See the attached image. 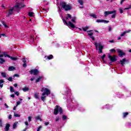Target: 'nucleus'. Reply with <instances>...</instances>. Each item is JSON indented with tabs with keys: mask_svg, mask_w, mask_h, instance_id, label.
<instances>
[{
	"mask_svg": "<svg viewBox=\"0 0 131 131\" xmlns=\"http://www.w3.org/2000/svg\"><path fill=\"white\" fill-rule=\"evenodd\" d=\"M24 7H25V5L24 3H17L16 4L14 7L9 9V10L7 11V14L8 16H10V15H12V14H13V11L19 12V11L21 10V8H24Z\"/></svg>",
	"mask_w": 131,
	"mask_h": 131,
	"instance_id": "f257e3e1",
	"label": "nucleus"
},
{
	"mask_svg": "<svg viewBox=\"0 0 131 131\" xmlns=\"http://www.w3.org/2000/svg\"><path fill=\"white\" fill-rule=\"evenodd\" d=\"M40 91L42 93V96H49V95H51V90H50L49 86L42 87Z\"/></svg>",
	"mask_w": 131,
	"mask_h": 131,
	"instance_id": "f03ea898",
	"label": "nucleus"
},
{
	"mask_svg": "<svg viewBox=\"0 0 131 131\" xmlns=\"http://www.w3.org/2000/svg\"><path fill=\"white\" fill-rule=\"evenodd\" d=\"M60 6H61L65 11H69V10H71V6L69 5H67L64 2L60 3Z\"/></svg>",
	"mask_w": 131,
	"mask_h": 131,
	"instance_id": "7ed1b4c3",
	"label": "nucleus"
},
{
	"mask_svg": "<svg viewBox=\"0 0 131 131\" xmlns=\"http://www.w3.org/2000/svg\"><path fill=\"white\" fill-rule=\"evenodd\" d=\"M94 45L96 46V49H97L98 48L99 49V51H98V53H99L100 54H101V53H102V51L103 50V49H104V46H103L102 45V44H101V43H97L96 42H94Z\"/></svg>",
	"mask_w": 131,
	"mask_h": 131,
	"instance_id": "20e7f679",
	"label": "nucleus"
},
{
	"mask_svg": "<svg viewBox=\"0 0 131 131\" xmlns=\"http://www.w3.org/2000/svg\"><path fill=\"white\" fill-rule=\"evenodd\" d=\"M59 112L60 114H62V112H63V111L62 110V108L60 106H56L54 110V114L55 115H57V114H58Z\"/></svg>",
	"mask_w": 131,
	"mask_h": 131,
	"instance_id": "39448f33",
	"label": "nucleus"
},
{
	"mask_svg": "<svg viewBox=\"0 0 131 131\" xmlns=\"http://www.w3.org/2000/svg\"><path fill=\"white\" fill-rule=\"evenodd\" d=\"M62 21L63 22H64V23L67 25L68 26H69V27H71V28H75V26L72 24V23H71V21H69V24L67 23V21H66V20H64V19L63 18V17H62Z\"/></svg>",
	"mask_w": 131,
	"mask_h": 131,
	"instance_id": "423d86ee",
	"label": "nucleus"
},
{
	"mask_svg": "<svg viewBox=\"0 0 131 131\" xmlns=\"http://www.w3.org/2000/svg\"><path fill=\"white\" fill-rule=\"evenodd\" d=\"M108 58L112 62H115V61H116V56L115 55L112 56L111 55H109Z\"/></svg>",
	"mask_w": 131,
	"mask_h": 131,
	"instance_id": "0eeeda50",
	"label": "nucleus"
},
{
	"mask_svg": "<svg viewBox=\"0 0 131 131\" xmlns=\"http://www.w3.org/2000/svg\"><path fill=\"white\" fill-rule=\"evenodd\" d=\"M114 13H116V10H114L112 11H105L104 12V17H107L108 15H111V14H113Z\"/></svg>",
	"mask_w": 131,
	"mask_h": 131,
	"instance_id": "6e6552de",
	"label": "nucleus"
},
{
	"mask_svg": "<svg viewBox=\"0 0 131 131\" xmlns=\"http://www.w3.org/2000/svg\"><path fill=\"white\" fill-rule=\"evenodd\" d=\"M30 74H33L34 75H37L38 74V69H34L30 71Z\"/></svg>",
	"mask_w": 131,
	"mask_h": 131,
	"instance_id": "1a4fd4ad",
	"label": "nucleus"
},
{
	"mask_svg": "<svg viewBox=\"0 0 131 131\" xmlns=\"http://www.w3.org/2000/svg\"><path fill=\"white\" fill-rule=\"evenodd\" d=\"M96 22L97 23H105V24H107V23H109L108 20H105L104 19H97Z\"/></svg>",
	"mask_w": 131,
	"mask_h": 131,
	"instance_id": "9d476101",
	"label": "nucleus"
},
{
	"mask_svg": "<svg viewBox=\"0 0 131 131\" xmlns=\"http://www.w3.org/2000/svg\"><path fill=\"white\" fill-rule=\"evenodd\" d=\"M117 52L119 53V57H123L124 53L120 49H117Z\"/></svg>",
	"mask_w": 131,
	"mask_h": 131,
	"instance_id": "9b49d317",
	"label": "nucleus"
},
{
	"mask_svg": "<svg viewBox=\"0 0 131 131\" xmlns=\"http://www.w3.org/2000/svg\"><path fill=\"white\" fill-rule=\"evenodd\" d=\"M130 31H131L130 30L125 31V32H123L122 33H121L120 36L122 37L123 36H124V35H125V34H126V33H129V32H130Z\"/></svg>",
	"mask_w": 131,
	"mask_h": 131,
	"instance_id": "f8f14e48",
	"label": "nucleus"
},
{
	"mask_svg": "<svg viewBox=\"0 0 131 131\" xmlns=\"http://www.w3.org/2000/svg\"><path fill=\"white\" fill-rule=\"evenodd\" d=\"M4 57V55L3 54H0V63L1 64H4L5 63V59L2 58V57Z\"/></svg>",
	"mask_w": 131,
	"mask_h": 131,
	"instance_id": "ddd939ff",
	"label": "nucleus"
},
{
	"mask_svg": "<svg viewBox=\"0 0 131 131\" xmlns=\"http://www.w3.org/2000/svg\"><path fill=\"white\" fill-rule=\"evenodd\" d=\"M42 78H43V76H40L39 77H37V78L36 79V82H39L40 81V80H41L42 79Z\"/></svg>",
	"mask_w": 131,
	"mask_h": 131,
	"instance_id": "4468645a",
	"label": "nucleus"
},
{
	"mask_svg": "<svg viewBox=\"0 0 131 131\" xmlns=\"http://www.w3.org/2000/svg\"><path fill=\"white\" fill-rule=\"evenodd\" d=\"M120 63H121V65H122V66H123V65H124V64H125V63H126V59L125 58H124V59L121 60Z\"/></svg>",
	"mask_w": 131,
	"mask_h": 131,
	"instance_id": "2eb2a0df",
	"label": "nucleus"
},
{
	"mask_svg": "<svg viewBox=\"0 0 131 131\" xmlns=\"http://www.w3.org/2000/svg\"><path fill=\"white\" fill-rule=\"evenodd\" d=\"M34 97L35 99H37L38 100H39V93H35L34 95Z\"/></svg>",
	"mask_w": 131,
	"mask_h": 131,
	"instance_id": "dca6fc26",
	"label": "nucleus"
},
{
	"mask_svg": "<svg viewBox=\"0 0 131 131\" xmlns=\"http://www.w3.org/2000/svg\"><path fill=\"white\" fill-rule=\"evenodd\" d=\"M65 93L64 95H69L70 94V90L68 88H66Z\"/></svg>",
	"mask_w": 131,
	"mask_h": 131,
	"instance_id": "f3484780",
	"label": "nucleus"
},
{
	"mask_svg": "<svg viewBox=\"0 0 131 131\" xmlns=\"http://www.w3.org/2000/svg\"><path fill=\"white\" fill-rule=\"evenodd\" d=\"M10 126H11V125H10V124H9V123L6 124V127L5 128V130H6V131L9 130V128H10Z\"/></svg>",
	"mask_w": 131,
	"mask_h": 131,
	"instance_id": "a211bd4d",
	"label": "nucleus"
},
{
	"mask_svg": "<svg viewBox=\"0 0 131 131\" xmlns=\"http://www.w3.org/2000/svg\"><path fill=\"white\" fill-rule=\"evenodd\" d=\"M110 107H112V106L110 105L109 104H106L103 106V109H110Z\"/></svg>",
	"mask_w": 131,
	"mask_h": 131,
	"instance_id": "6ab92c4d",
	"label": "nucleus"
},
{
	"mask_svg": "<svg viewBox=\"0 0 131 131\" xmlns=\"http://www.w3.org/2000/svg\"><path fill=\"white\" fill-rule=\"evenodd\" d=\"M16 69L15 68V67L12 66V67H10L9 68H8V70L9 71H14V70H15Z\"/></svg>",
	"mask_w": 131,
	"mask_h": 131,
	"instance_id": "aec40b11",
	"label": "nucleus"
},
{
	"mask_svg": "<svg viewBox=\"0 0 131 131\" xmlns=\"http://www.w3.org/2000/svg\"><path fill=\"white\" fill-rule=\"evenodd\" d=\"M45 58L46 59H48V60H52V59H53V55H50L49 56H45Z\"/></svg>",
	"mask_w": 131,
	"mask_h": 131,
	"instance_id": "412c9836",
	"label": "nucleus"
},
{
	"mask_svg": "<svg viewBox=\"0 0 131 131\" xmlns=\"http://www.w3.org/2000/svg\"><path fill=\"white\" fill-rule=\"evenodd\" d=\"M5 82V81H4V80L1 79L0 80V88H3V86H4V83Z\"/></svg>",
	"mask_w": 131,
	"mask_h": 131,
	"instance_id": "4be33fe9",
	"label": "nucleus"
},
{
	"mask_svg": "<svg viewBox=\"0 0 131 131\" xmlns=\"http://www.w3.org/2000/svg\"><path fill=\"white\" fill-rule=\"evenodd\" d=\"M117 97H118V98H124V95L121 93H118Z\"/></svg>",
	"mask_w": 131,
	"mask_h": 131,
	"instance_id": "5701e85b",
	"label": "nucleus"
},
{
	"mask_svg": "<svg viewBox=\"0 0 131 131\" xmlns=\"http://www.w3.org/2000/svg\"><path fill=\"white\" fill-rule=\"evenodd\" d=\"M47 97H48V96L47 95H42V96L41 97V100L43 101V102H45L46 98H47Z\"/></svg>",
	"mask_w": 131,
	"mask_h": 131,
	"instance_id": "b1692460",
	"label": "nucleus"
},
{
	"mask_svg": "<svg viewBox=\"0 0 131 131\" xmlns=\"http://www.w3.org/2000/svg\"><path fill=\"white\" fill-rule=\"evenodd\" d=\"M91 17H92L93 18H94V19H97L98 17H97V15L95 14L92 13L90 14Z\"/></svg>",
	"mask_w": 131,
	"mask_h": 131,
	"instance_id": "393cba45",
	"label": "nucleus"
},
{
	"mask_svg": "<svg viewBox=\"0 0 131 131\" xmlns=\"http://www.w3.org/2000/svg\"><path fill=\"white\" fill-rule=\"evenodd\" d=\"M128 115V113L126 112V113H123V118H125L126 116Z\"/></svg>",
	"mask_w": 131,
	"mask_h": 131,
	"instance_id": "a878e982",
	"label": "nucleus"
},
{
	"mask_svg": "<svg viewBox=\"0 0 131 131\" xmlns=\"http://www.w3.org/2000/svg\"><path fill=\"white\" fill-rule=\"evenodd\" d=\"M17 124H18V122H15L13 125V128L15 129V128H17Z\"/></svg>",
	"mask_w": 131,
	"mask_h": 131,
	"instance_id": "bb28decb",
	"label": "nucleus"
},
{
	"mask_svg": "<svg viewBox=\"0 0 131 131\" xmlns=\"http://www.w3.org/2000/svg\"><path fill=\"white\" fill-rule=\"evenodd\" d=\"M29 39H30V41H32V42H33V41H34V37H33V36H31L29 37Z\"/></svg>",
	"mask_w": 131,
	"mask_h": 131,
	"instance_id": "cd10ccee",
	"label": "nucleus"
},
{
	"mask_svg": "<svg viewBox=\"0 0 131 131\" xmlns=\"http://www.w3.org/2000/svg\"><path fill=\"white\" fill-rule=\"evenodd\" d=\"M1 75L2 76V77H4V78L7 77V74H6V73H4V72L1 73Z\"/></svg>",
	"mask_w": 131,
	"mask_h": 131,
	"instance_id": "c85d7f7f",
	"label": "nucleus"
},
{
	"mask_svg": "<svg viewBox=\"0 0 131 131\" xmlns=\"http://www.w3.org/2000/svg\"><path fill=\"white\" fill-rule=\"evenodd\" d=\"M89 28H90V27L86 26L84 28H82V29L83 31H86V30H88V29H89Z\"/></svg>",
	"mask_w": 131,
	"mask_h": 131,
	"instance_id": "c756f323",
	"label": "nucleus"
},
{
	"mask_svg": "<svg viewBox=\"0 0 131 131\" xmlns=\"http://www.w3.org/2000/svg\"><path fill=\"white\" fill-rule=\"evenodd\" d=\"M23 91L24 92H28V91H29V89L28 88L25 87L23 89Z\"/></svg>",
	"mask_w": 131,
	"mask_h": 131,
	"instance_id": "7c9ffc66",
	"label": "nucleus"
},
{
	"mask_svg": "<svg viewBox=\"0 0 131 131\" xmlns=\"http://www.w3.org/2000/svg\"><path fill=\"white\" fill-rule=\"evenodd\" d=\"M36 120H40V121H41V119L40 118V116H38L36 117L35 118Z\"/></svg>",
	"mask_w": 131,
	"mask_h": 131,
	"instance_id": "2f4dec72",
	"label": "nucleus"
},
{
	"mask_svg": "<svg viewBox=\"0 0 131 131\" xmlns=\"http://www.w3.org/2000/svg\"><path fill=\"white\" fill-rule=\"evenodd\" d=\"M66 18L67 20H68L69 18L71 19V15L68 14L67 16H66Z\"/></svg>",
	"mask_w": 131,
	"mask_h": 131,
	"instance_id": "473e14b6",
	"label": "nucleus"
},
{
	"mask_svg": "<svg viewBox=\"0 0 131 131\" xmlns=\"http://www.w3.org/2000/svg\"><path fill=\"white\" fill-rule=\"evenodd\" d=\"M78 2L79 4H80V6H82L83 5V1L82 0H78Z\"/></svg>",
	"mask_w": 131,
	"mask_h": 131,
	"instance_id": "72a5a7b5",
	"label": "nucleus"
},
{
	"mask_svg": "<svg viewBox=\"0 0 131 131\" xmlns=\"http://www.w3.org/2000/svg\"><path fill=\"white\" fill-rule=\"evenodd\" d=\"M105 57H106V55L104 54L102 57H101V59L102 60V61H103V62L104 63H106V61H105V60L104 59H105Z\"/></svg>",
	"mask_w": 131,
	"mask_h": 131,
	"instance_id": "f704fd0d",
	"label": "nucleus"
},
{
	"mask_svg": "<svg viewBox=\"0 0 131 131\" xmlns=\"http://www.w3.org/2000/svg\"><path fill=\"white\" fill-rule=\"evenodd\" d=\"M33 15H34V13L33 12H29V16L30 17H33Z\"/></svg>",
	"mask_w": 131,
	"mask_h": 131,
	"instance_id": "c9c22d12",
	"label": "nucleus"
},
{
	"mask_svg": "<svg viewBox=\"0 0 131 131\" xmlns=\"http://www.w3.org/2000/svg\"><path fill=\"white\" fill-rule=\"evenodd\" d=\"M9 58H10V59H11V60H13V61H16V60H17V58H16V57H11V56H10V57Z\"/></svg>",
	"mask_w": 131,
	"mask_h": 131,
	"instance_id": "e433bc0d",
	"label": "nucleus"
},
{
	"mask_svg": "<svg viewBox=\"0 0 131 131\" xmlns=\"http://www.w3.org/2000/svg\"><path fill=\"white\" fill-rule=\"evenodd\" d=\"M67 119V116L66 115L62 116V120H66Z\"/></svg>",
	"mask_w": 131,
	"mask_h": 131,
	"instance_id": "4c0bfd02",
	"label": "nucleus"
},
{
	"mask_svg": "<svg viewBox=\"0 0 131 131\" xmlns=\"http://www.w3.org/2000/svg\"><path fill=\"white\" fill-rule=\"evenodd\" d=\"M23 62H24V64H23V67H24L25 68H26L27 67V65H26V63L25 62H26V61H25V59H24V60H23Z\"/></svg>",
	"mask_w": 131,
	"mask_h": 131,
	"instance_id": "58836bf2",
	"label": "nucleus"
},
{
	"mask_svg": "<svg viewBox=\"0 0 131 131\" xmlns=\"http://www.w3.org/2000/svg\"><path fill=\"white\" fill-rule=\"evenodd\" d=\"M3 126V119H0V127H2Z\"/></svg>",
	"mask_w": 131,
	"mask_h": 131,
	"instance_id": "ea45409f",
	"label": "nucleus"
},
{
	"mask_svg": "<svg viewBox=\"0 0 131 131\" xmlns=\"http://www.w3.org/2000/svg\"><path fill=\"white\" fill-rule=\"evenodd\" d=\"M76 20V18L75 17L72 18V19H71L72 22H74V23L75 22V20Z\"/></svg>",
	"mask_w": 131,
	"mask_h": 131,
	"instance_id": "a19ab883",
	"label": "nucleus"
},
{
	"mask_svg": "<svg viewBox=\"0 0 131 131\" xmlns=\"http://www.w3.org/2000/svg\"><path fill=\"white\" fill-rule=\"evenodd\" d=\"M112 14L113 15H112V18H115V17H116V12Z\"/></svg>",
	"mask_w": 131,
	"mask_h": 131,
	"instance_id": "79ce46f5",
	"label": "nucleus"
},
{
	"mask_svg": "<svg viewBox=\"0 0 131 131\" xmlns=\"http://www.w3.org/2000/svg\"><path fill=\"white\" fill-rule=\"evenodd\" d=\"M32 118V116H29V117H28V119L29 122H30V121H31Z\"/></svg>",
	"mask_w": 131,
	"mask_h": 131,
	"instance_id": "37998d69",
	"label": "nucleus"
},
{
	"mask_svg": "<svg viewBox=\"0 0 131 131\" xmlns=\"http://www.w3.org/2000/svg\"><path fill=\"white\" fill-rule=\"evenodd\" d=\"M4 26L5 27V28H9V27L8 26H7V25H6V24H5V23L4 21L2 22Z\"/></svg>",
	"mask_w": 131,
	"mask_h": 131,
	"instance_id": "c03bdc74",
	"label": "nucleus"
},
{
	"mask_svg": "<svg viewBox=\"0 0 131 131\" xmlns=\"http://www.w3.org/2000/svg\"><path fill=\"white\" fill-rule=\"evenodd\" d=\"M10 92L11 93H13L14 92V88H13L12 86H10Z\"/></svg>",
	"mask_w": 131,
	"mask_h": 131,
	"instance_id": "a18cd8bd",
	"label": "nucleus"
},
{
	"mask_svg": "<svg viewBox=\"0 0 131 131\" xmlns=\"http://www.w3.org/2000/svg\"><path fill=\"white\" fill-rule=\"evenodd\" d=\"M110 52H111V53H115V52H116V51L115 50V49H111V50H110Z\"/></svg>",
	"mask_w": 131,
	"mask_h": 131,
	"instance_id": "49530a36",
	"label": "nucleus"
},
{
	"mask_svg": "<svg viewBox=\"0 0 131 131\" xmlns=\"http://www.w3.org/2000/svg\"><path fill=\"white\" fill-rule=\"evenodd\" d=\"M130 8H131V4L128 6V7L124 8V10H129V9H130Z\"/></svg>",
	"mask_w": 131,
	"mask_h": 131,
	"instance_id": "de8ad7c7",
	"label": "nucleus"
},
{
	"mask_svg": "<svg viewBox=\"0 0 131 131\" xmlns=\"http://www.w3.org/2000/svg\"><path fill=\"white\" fill-rule=\"evenodd\" d=\"M20 104H21V102H20V101H17V102H16V107H18V105H20Z\"/></svg>",
	"mask_w": 131,
	"mask_h": 131,
	"instance_id": "09e8293b",
	"label": "nucleus"
},
{
	"mask_svg": "<svg viewBox=\"0 0 131 131\" xmlns=\"http://www.w3.org/2000/svg\"><path fill=\"white\" fill-rule=\"evenodd\" d=\"M8 80H9V81H13V78L10 77L8 78Z\"/></svg>",
	"mask_w": 131,
	"mask_h": 131,
	"instance_id": "8fccbe9b",
	"label": "nucleus"
},
{
	"mask_svg": "<svg viewBox=\"0 0 131 131\" xmlns=\"http://www.w3.org/2000/svg\"><path fill=\"white\" fill-rule=\"evenodd\" d=\"M42 126H39L38 127V128H37V131H39V130H40V129H41V128H42Z\"/></svg>",
	"mask_w": 131,
	"mask_h": 131,
	"instance_id": "3c124183",
	"label": "nucleus"
},
{
	"mask_svg": "<svg viewBox=\"0 0 131 131\" xmlns=\"http://www.w3.org/2000/svg\"><path fill=\"white\" fill-rule=\"evenodd\" d=\"M15 117H20V115L18 114H14Z\"/></svg>",
	"mask_w": 131,
	"mask_h": 131,
	"instance_id": "603ef678",
	"label": "nucleus"
},
{
	"mask_svg": "<svg viewBox=\"0 0 131 131\" xmlns=\"http://www.w3.org/2000/svg\"><path fill=\"white\" fill-rule=\"evenodd\" d=\"M2 36L6 37V34H0V37H2Z\"/></svg>",
	"mask_w": 131,
	"mask_h": 131,
	"instance_id": "864d4df0",
	"label": "nucleus"
},
{
	"mask_svg": "<svg viewBox=\"0 0 131 131\" xmlns=\"http://www.w3.org/2000/svg\"><path fill=\"white\" fill-rule=\"evenodd\" d=\"M119 11L121 14H122V13H123V10H122V9L120 8Z\"/></svg>",
	"mask_w": 131,
	"mask_h": 131,
	"instance_id": "5fc2aeb1",
	"label": "nucleus"
},
{
	"mask_svg": "<svg viewBox=\"0 0 131 131\" xmlns=\"http://www.w3.org/2000/svg\"><path fill=\"white\" fill-rule=\"evenodd\" d=\"M4 56L5 57H8V58H10V55H8V54H6L4 53Z\"/></svg>",
	"mask_w": 131,
	"mask_h": 131,
	"instance_id": "6e6d98bb",
	"label": "nucleus"
},
{
	"mask_svg": "<svg viewBox=\"0 0 131 131\" xmlns=\"http://www.w3.org/2000/svg\"><path fill=\"white\" fill-rule=\"evenodd\" d=\"M49 124H50V122H46L45 123V125H49Z\"/></svg>",
	"mask_w": 131,
	"mask_h": 131,
	"instance_id": "4d7b16f0",
	"label": "nucleus"
},
{
	"mask_svg": "<svg viewBox=\"0 0 131 131\" xmlns=\"http://www.w3.org/2000/svg\"><path fill=\"white\" fill-rule=\"evenodd\" d=\"M14 77H19V75H18V74H15L14 75Z\"/></svg>",
	"mask_w": 131,
	"mask_h": 131,
	"instance_id": "13d9d810",
	"label": "nucleus"
},
{
	"mask_svg": "<svg viewBox=\"0 0 131 131\" xmlns=\"http://www.w3.org/2000/svg\"><path fill=\"white\" fill-rule=\"evenodd\" d=\"M93 34H94L93 33H88V35L89 36H92L93 35Z\"/></svg>",
	"mask_w": 131,
	"mask_h": 131,
	"instance_id": "bf43d9fd",
	"label": "nucleus"
},
{
	"mask_svg": "<svg viewBox=\"0 0 131 131\" xmlns=\"http://www.w3.org/2000/svg\"><path fill=\"white\" fill-rule=\"evenodd\" d=\"M90 37L92 38V39L93 40H95V37H94V36H93V35L92 36H90Z\"/></svg>",
	"mask_w": 131,
	"mask_h": 131,
	"instance_id": "052dcab7",
	"label": "nucleus"
},
{
	"mask_svg": "<svg viewBox=\"0 0 131 131\" xmlns=\"http://www.w3.org/2000/svg\"><path fill=\"white\" fill-rule=\"evenodd\" d=\"M35 79V78L34 77H32V78H31L30 79V81H33V80H34Z\"/></svg>",
	"mask_w": 131,
	"mask_h": 131,
	"instance_id": "680f3d73",
	"label": "nucleus"
},
{
	"mask_svg": "<svg viewBox=\"0 0 131 131\" xmlns=\"http://www.w3.org/2000/svg\"><path fill=\"white\" fill-rule=\"evenodd\" d=\"M8 118H9V119H12V115H10L8 116Z\"/></svg>",
	"mask_w": 131,
	"mask_h": 131,
	"instance_id": "e2e57ef3",
	"label": "nucleus"
},
{
	"mask_svg": "<svg viewBox=\"0 0 131 131\" xmlns=\"http://www.w3.org/2000/svg\"><path fill=\"white\" fill-rule=\"evenodd\" d=\"M58 120H60V118L58 117L56 118L55 121H58Z\"/></svg>",
	"mask_w": 131,
	"mask_h": 131,
	"instance_id": "0e129e2a",
	"label": "nucleus"
},
{
	"mask_svg": "<svg viewBox=\"0 0 131 131\" xmlns=\"http://www.w3.org/2000/svg\"><path fill=\"white\" fill-rule=\"evenodd\" d=\"M15 94L16 95V96H19V93L18 92H16Z\"/></svg>",
	"mask_w": 131,
	"mask_h": 131,
	"instance_id": "69168bd1",
	"label": "nucleus"
},
{
	"mask_svg": "<svg viewBox=\"0 0 131 131\" xmlns=\"http://www.w3.org/2000/svg\"><path fill=\"white\" fill-rule=\"evenodd\" d=\"M25 124H26V125H28V122L27 121L25 122Z\"/></svg>",
	"mask_w": 131,
	"mask_h": 131,
	"instance_id": "338daca9",
	"label": "nucleus"
},
{
	"mask_svg": "<svg viewBox=\"0 0 131 131\" xmlns=\"http://www.w3.org/2000/svg\"><path fill=\"white\" fill-rule=\"evenodd\" d=\"M5 106L6 108H9V106H8L6 103L5 104Z\"/></svg>",
	"mask_w": 131,
	"mask_h": 131,
	"instance_id": "774afa93",
	"label": "nucleus"
}]
</instances>
